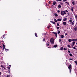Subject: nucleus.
Segmentation results:
<instances>
[{
  "label": "nucleus",
  "instance_id": "37",
  "mask_svg": "<svg viewBox=\"0 0 77 77\" xmlns=\"http://www.w3.org/2000/svg\"><path fill=\"white\" fill-rule=\"evenodd\" d=\"M73 48V49H75V47H72Z\"/></svg>",
  "mask_w": 77,
  "mask_h": 77
},
{
  "label": "nucleus",
  "instance_id": "29",
  "mask_svg": "<svg viewBox=\"0 0 77 77\" xmlns=\"http://www.w3.org/2000/svg\"><path fill=\"white\" fill-rule=\"evenodd\" d=\"M61 41V39H59V42H60Z\"/></svg>",
  "mask_w": 77,
  "mask_h": 77
},
{
  "label": "nucleus",
  "instance_id": "7",
  "mask_svg": "<svg viewBox=\"0 0 77 77\" xmlns=\"http://www.w3.org/2000/svg\"><path fill=\"white\" fill-rule=\"evenodd\" d=\"M71 64H70L69 66L68 67V68L69 69H71L70 68H71Z\"/></svg>",
  "mask_w": 77,
  "mask_h": 77
},
{
  "label": "nucleus",
  "instance_id": "27",
  "mask_svg": "<svg viewBox=\"0 0 77 77\" xmlns=\"http://www.w3.org/2000/svg\"><path fill=\"white\" fill-rule=\"evenodd\" d=\"M60 26V25H59V23H57V26Z\"/></svg>",
  "mask_w": 77,
  "mask_h": 77
},
{
  "label": "nucleus",
  "instance_id": "24",
  "mask_svg": "<svg viewBox=\"0 0 77 77\" xmlns=\"http://www.w3.org/2000/svg\"><path fill=\"white\" fill-rule=\"evenodd\" d=\"M66 18H64L63 19L64 21H66Z\"/></svg>",
  "mask_w": 77,
  "mask_h": 77
},
{
  "label": "nucleus",
  "instance_id": "40",
  "mask_svg": "<svg viewBox=\"0 0 77 77\" xmlns=\"http://www.w3.org/2000/svg\"><path fill=\"white\" fill-rule=\"evenodd\" d=\"M43 41H44H44H45V39H43Z\"/></svg>",
  "mask_w": 77,
  "mask_h": 77
},
{
  "label": "nucleus",
  "instance_id": "30",
  "mask_svg": "<svg viewBox=\"0 0 77 77\" xmlns=\"http://www.w3.org/2000/svg\"><path fill=\"white\" fill-rule=\"evenodd\" d=\"M69 56H72V54H69Z\"/></svg>",
  "mask_w": 77,
  "mask_h": 77
},
{
  "label": "nucleus",
  "instance_id": "1",
  "mask_svg": "<svg viewBox=\"0 0 77 77\" xmlns=\"http://www.w3.org/2000/svg\"><path fill=\"white\" fill-rule=\"evenodd\" d=\"M50 42L52 44H53L54 43V39L53 38H51L50 39Z\"/></svg>",
  "mask_w": 77,
  "mask_h": 77
},
{
  "label": "nucleus",
  "instance_id": "43",
  "mask_svg": "<svg viewBox=\"0 0 77 77\" xmlns=\"http://www.w3.org/2000/svg\"><path fill=\"white\" fill-rule=\"evenodd\" d=\"M66 12H68V11L67 10H65V11Z\"/></svg>",
  "mask_w": 77,
  "mask_h": 77
},
{
  "label": "nucleus",
  "instance_id": "42",
  "mask_svg": "<svg viewBox=\"0 0 77 77\" xmlns=\"http://www.w3.org/2000/svg\"><path fill=\"white\" fill-rule=\"evenodd\" d=\"M5 35H4L3 36L2 38H5Z\"/></svg>",
  "mask_w": 77,
  "mask_h": 77
},
{
  "label": "nucleus",
  "instance_id": "23",
  "mask_svg": "<svg viewBox=\"0 0 77 77\" xmlns=\"http://www.w3.org/2000/svg\"><path fill=\"white\" fill-rule=\"evenodd\" d=\"M67 47H69V48H71V46L69 45H67Z\"/></svg>",
  "mask_w": 77,
  "mask_h": 77
},
{
  "label": "nucleus",
  "instance_id": "45",
  "mask_svg": "<svg viewBox=\"0 0 77 77\" xmlns=\"http://www.w3.org/2000/svg\"><path fill=\"white\" fill-rule=\"evenodd\" d=\"M75 17L76 18H77V15H75Z\"/></svg>",
  "mask_w": 77,
  "mask_h": 77
},
{
  "label": "nucleus",
  "instance_id": "53",
  "mask_svg": "<svg viewBox=\"0 0 77 77\" xmlns=\"http://www.w3.org/2000/svg\"><path fill=\"white\" fill-rule=\"evenodd\" d=\"M48 45H49V44H48Z\"/></svg>",
  "mask_w": 77,
  "mask_h": 77
},
{
  "label": "nucleus",
  "instance_id": "3",
  "mask_svg": "<svg viewBox=\"0 0 77 77\" xmlns=\"http://www.w3.org/2000/svg\"><path fill=\"white\" fill-rule=\"evenodd\" d=\"M61 14L62 15H64L65 14H64V13H63V11H62L61 12Z\"/></svg>",
  "mask_w": 77,
  "mask_h": 77
},
{
  "label": "nucleus",
  "instance_id": "20",
  "mask_svg": "<svg viewBox=\"0 0 77 77\" xmlns=\"http://www.w3.org/2000/svg\"><path fill=\"white\" fill-rule=\"evenodd\" d=\"M53 4L54 5H56V2H53Z\"/></svg>",
  "mask_w": 77,
  "mask_h": 77
},
{
  "label": "nucleus",
  "instance_id": "50",
  "mask_svg": "<svg viewBox=\"0 0 77 77\" xmlns=\"http://www.w3.org/2000/svg\"><path fill=\"white\" fill-rule=\"evenodd\" d=\"M71 70L70 69V72H71Z\"/></svg>",
  "mask_w": 77,
  "mask_h": 77
},
{
  "label": "nucleus",
  "instance_id": "59",
  "mask_svg": "<svg viewBox=\"0 0 77 77\" xmlns=\"http://www.w3.org/2000/svg\"><path fill=\"white\" fill-rule=\"evenodd\" d=\"M66 17H67V16H66Z\"/></svg>",
  "mask_w": 77,
  "mask_h": 77
},
{
  "label": "nucleus",
  "instance_id": "56",
  "mask_svg": "<svg viewBox=\"0 0 77 77\" xmlns=\"http://www.w3.org/2000/svg\"><path fill=\"white\" fill-rule=\"evenodd\" d=\"M9 76L7 75V77H9Z\"/></svg>",
  "mask_w": 77,
  "mask_h": 77
},
{
  "label": "nucleus",
  "instance_id": "16",
  "mask_svg": "<svg viewBox=\"0 0 77 77\" xmlns=\"http://www.w3.org/2000/svg\"><path fill=\"white\" fill-rule=\"evenodd\" d=\"M60 33V30H58L57 32V34H59V33Z\"/></svg>",
  "mask_w": 77,
  "mask_h": 77
},
{
  "label": "nucleus",
  "instance_id": "60",
  "mask_svg": "<svg viewBox=\"0 0 77 77\" xmlns=\"http://www.w3.org/2000/svg\"><path fill=\"white\" fill-rule=\"evenodd\" d=\"M72 47H73V46H72Z\"/></svg>",
  "mask_w": 77,
  "mask_h": 77
},
{
  "label": "nucleus",
  "instance_id": "61",
  "mask_svg": "<svg viewBox=\"0 0 77 77\" xmlns=\"http://www.w3.org/2000/svg\"><path fill=\"white\" fill-rule=\"evenodd\" d=\"M1 47H2V46H0Z\"/></svg>",
  "mask_w": 77,
  "mask_h": 77
},
{
  "label": "nucleus",
  "instance_id": "17",
  "mask_svg": "<svg viewBox=\"0 0 77 77\" xmlns=\"http://www.w3.org/2000/svg\"><path fill=\"white\" fill-rule=\"evenodd\" d=\"M58 7L59 8H61V6L60 5H58Z\"/></svg>",
  "mask_w": 77,
  "mask_h": 77
},
{
  "label": "nucleus",
  "instance_id": "4",
  "mask_svg": "<svg viewBox=\"0 0 77 77\" xmlns=\"http://www.w3.org/2000/svg\"><path fill=\"white\" fill-rule=\"evenodd\" d=\"M1 67H2V68H3V69H6L5 68V67L4 66H3V65H1Z\"/></svg>",
  "mask_w": 77,
  "mask_h": 77
},
{
  "label": "nucleus",
  "instance_id": "25",
  "mask_svg": "<svg viewBox=\"0 0 77 77\" xmlns=\"http://www.w3.org/2000/svg\"><path fill=\"white\" fill-rule=\"evenodd\" d=\"M70 9L72 11H73V8H71Z\"/></svg>",
  "mask_w": 77,
  "mask_h": 77
},
{
  "label": "nucleus",
  "instance_id": "15",
  "mask_svg": "<svg viewBox=\"0 0 77 77\" xmlns=\"http://www.w3.org/2000/svg\"><path fill=\"white\" fill-rule=\"evenodd\" d=\"M63 49V48L62 47L60 48V50H62Z\"/></svg>",
  "mask_w": 77,
  "mask_h": 77
},
{
  "label": "nucleus",
  "instance_id": "9",
  "mask_svg": "<svg viewBox=\"0 0 77 77\" xmlns=\"http://www.w3.org/2000/svg\"><path fill=\"white\" fill-rule=\"evenodd\" d=\"M60 36L61 38H63L64 37V36L62 35H61Z\"/></svg>",
  "mask_w": 77,
  "mask_h": 77
},
{
  "label": "nucleus",
  "instance_id": "54",
  "mask_svg": "<svg viewBox=\"0 0 77 77\" xmlns=\"http://www.w3.org/2000/svg\"><path fill=\"white\" fill-rule=\"evenodd\" d=\"M67 14L69 15V13H67Z\"/></svg>",
  "mask_w": 77,
  "mask_h": 77
},
{
  "label": "nucleus",
  "instance_id": "57",
  "mask_svg": "<svg viewBox=\"0 0 77 77\" xmlns=\"http://www.w3.org/2000/svg\"><path fill=\"white\" fill-rule=\"evenodd\" d=\"M8 69H9H9H10V68H9Z\"/></svg>",
  "mask_w": 77,
  "mask_h": 77
},
{
  "label": "nucleus",
  "instance_id": "46",
  "mask_svg": "<svg viewBox=\"0 0 77 77\" xmlns=\"http://www.w3.org/2000/svg\"><path fill=\"white\" fill-rule=\"evenodd\" d=\"M69 60H72V59H71V58H70L69 59Z\"/></svg>",
  "mask_w": 77,
  "mask_h": 77
},
{
  "label": "nucleus",
  "instance_id": "14",
  "mask_svg": "<svg viewBox=\"0 0 77 77\" xmlns=\"http://www.w3.org/2000/svg\"><path fill=\"white\" fill-rule=\"evenodd\" d=\"M72 5H75V2H72Z\"/></svg>",
  "mask_w": 77,
  "mask_h": 77
},
{
  "label": "nucleus",
  "instance_id": "12",
  "mask_svg": "<svg viewBox=\"0 0 77 77\" xmlns=\"http://www.w3.org/2000/svg\"><path fill=\"white\" fill-rule=\"evenodd\" d=\"M57 47V45H55L54 46V47H55V48H56V47Z\"/></svg>",
  "mask_w": 77,
  "mask_h": 77
},
{
  "label": "nucleus",
  "instance_id": "33",
  "mask_svg": "<svg viewBox=\"0 0 77 77\" xmlns=\"http://www.w3.org/2000/svg\"><path fill=\"white\" fill-rule=\"evenodd\" d=\"M60 12V11L58 10L57 11V12H58V13Z\"/></svg>",
  "mask_w": 77,
  "mask_h": 77
},
{
  "label": "nucleus",
  "instance_id": "39",
  "mask_svg": "<svg viewBox=\"0 0 77 77\" xmlns=\"http://www.w3.org/2000/svg\"><path fill=\"white\" fill-rule=\"evenodd\" d=\"M60 5H63V3H60Z\"/></svg>",
  "mask_w": 77,
  "mask_h": 77
},
{
  "label": "nucleus",
  "instance_id": "62",
  "mask_svg": "<svg viewBox=\"0 0 77 77\" xmlns=\"http://www.w3.org/2000/svg\"><path fill=\"white\" fill-rule=\"evenodd\" d=\"M76 50H77V48Z\"/></svg>",
  "mask_w": 77,
  "mask_h": 77
},
{
  "label": "nucleus",
  "instance_id": "47",
  "mask_svg": "<svg viewBox=\"0 0 77 77\" xmlns=\"http://www.w3.org/2000/svg\"><path fill=\"white\" fill-rule=\"evenodd\" d=\"M2 75V72H0V75Z\"/></svg>",
  "mask_w": 77,
  "mask_h": 77
},
{
  "label": "nucleus",
  "instance_id": "49",
  "mask_svg": "<svg viewBox=\"0 0 77 77\" xmlns=\"http://www.w3.org/2000/svg\"><path fill=\"white\" fill-rule=\"evenodd\" d=\"M58 2H60L61 1V0H58Z\"/></svg>",
  "mask_w": 77,
  "mask_h": 77
},
{
  "label": "nucleus",
  "instance_id": "6",
  "mask_svg": "<svg viewBox=\"0 0 77 77\" xmlns=\"http://www.w3.org/2000/svg\"><path fill=\"white\" fill-rule=\"evenodd\" d=\"M63 24L64 26H65V25H66V22H63Z\"/></svg>",
  "mask_w": 77,
  "mask_h": 77
},
{
  "label": "nucleus",
  "instance_id": "44",
  "mask_svg": "<svg viewBox=\"0 0 77 77\" xmlns=\"http://www.w3.org/2000/svg\"><path fill=\"white\" fill-rule=\"evenodd\" d=\"M66 0H63V2H66Z\"/></svg>",
  "mask_w": 77,
  "mask_h": 77
},
{
  "label": "nucleus",
  "instance_id": "10",
  "mask_svg": "<svg viewBox=\"0 0 77 77\" xmlns=\"http://www.w3.org/2000/svg\"><path fill=\"white\" fill-rule=\"evenodd\" d=\"M72 40L71 39H69L68 40V41L69 42H71L72 41Z\"/></svg>",
  "mask_w": 77,
  "mask_h": 77
},
{
  "label": "nucleus",
  "instance_id": "26",
  "mask_svg": "<svg viewBox=\"0 0 77 77\" xmlns=\"http://www.w3.org/2000/svg\"><path fill=\"white\" fill-rule=\"evenodd\" d=\"M54 21H55V22H56V23H57V20H56V19H54Z\"/></svg>",
  "mask_w": 77,
  "mask_h": 77
},
{
  "label": "nucleus",
  "instance_id": "19",
  "mask_svg": "<svg viewBox=\"0 0 77 77\" xmlns=\"http://www.w3.org/2000/svg\"><path fill=\"white\" fill-rule=\"evenodd\" d=\"M51 23L53 24H56V23L54 22L51 21Z\"/></svg>",
  "mask_w": 77,
  "mask_h": 77
},
{
  "label": "nucleus",
  "instance_id": "34",
  "mask_svg": "<svg viewBox=\"0 0 77 77\" xmlns=\"http://www.w3.org/2000/svg\"><path fill=\"white\" fill-rule=\"evenodd\" d=\"M5 50H7V51H9V49H5Z\"/></svg>",
  "mask_w": 77,
  "mask_h": 77
},
{
  "label": "nucleus",
  "instance_id": "51",
  "mask_svg": "<svg viewBox=\"0 0 77 77\" xmlns=\"http://www.w3.org/2000/svg\"><path fill=\"white\" fill-rule=\"evenodd\" d=\"M65 35L66 36V35H67V33H66Z\"/></svg>",
  "mask_w": 77,
  "mask_h": 77
},
{
  "label": "nucleus",
  "instance_id": "41",
  "mask_svg": "<svg viewBox=\"0 0 77 77\" xmlns=\"http://www.w3.org/2000/svg\"><path fill=\"white\" fill-rule=\"evenodd\" d=\"M64 50H66L67 49H66V48H64Z\"/></svg>",
  "mask_w": 77,
  "mask_h": 77
},
{
  "label": "nucleus",
  "instance_id": "11",
  "mask_svg": "<svg viewBox=\"0 0 77 77\" xmlns=\"http://www.w3.org/2000/svg\"><path fill=\"white\" fill-rule=\"evenodd\" d=\"M74 29L75 31H76L77 30V27H75V28H74Z\"/></svg>",
  "mask_w": 77,
  "mask_h": 77
},
{
  "label": "nucleus",
  "instance_id": "22",
  "mask_svg": "<svg viewBox=\"0 0 77 77\" xmlns=\"http://www.w3.org/2000/svg\"><path fill=\"white\" fill-rule=\"evenodd\" d=\"M35 35L36 37H38V36H37V34L36 33H35Z\"/></svg>",
  "mask_w": 77,
  "mask_h": 77
},
{
  "label": "nucleus",
  "instance_id": "31",
  "mask_svg": "<svg viewBox=\"0 0 77 77\" xmlns=\"http://www.w3.org/2000/svg\"><path fill=\"white\" fill-rule=\"evenodd\" d=\"M65 3L68 4V5H69V2H65Z\"/></svg>",
  "mask_w": 77,
  "mask_h": 77
},
{
  "label": "nucleus",
  "instance_id": "5",
  "mask_svg": "<svg viewBox=\"0 0 77 77\" xmlns=\"http://www.w3.org/2000/svg\"><path fill=\"white\" fill-rule=\"evenodd\" d=\"M57 21H62V19H60V18H59V19H58L57 20Z\"/></svg>",
  "mask_w": 77,
  "mask_h": 77
},
{
  "label": "nucleus",
  "instance_id": "55",
  "mask_svg": "<svg viewBox=\"0 0 77 77\" xmlns=\"http://www.w3.org/2000/svg\"><path fill=\"white\" fill-rule=\"evenodd\" d=\"M76 21H77V18H76Z\"/></svg>",
  "mask_w": 77,
  "mask_h": 77
},
{
  "label": "nucleus",
  "instance_id": "21",
  "mask_svg": "<svg viewBox=\"0 0 77 77\" xmlns=\"http://www.w3.org/2000/svg\"><path fill=\"white\" fill-rule=\"evenodd\" d=\"M63 13H64V14H66V13L65 11H63Z\"/></svg>",
  "mask_w": 77,
  "mask_h": 77
},
{
  "label": "nucleus",
  "instance_id": "58",
  "mask_svg": "<svg viewBox=\"0 0 77 77\" xmlns=\"http://www.w3.org/2000/svg\"><path fill=\"white\" fill-rule=\"evenodd\" d=\"M70 20H72V18H70Z\"/></svg>",
  "mask_w": 77,
  "mask_h": 77
},
{
  "label": "nucleus",
  "instance_id": "13",
  "mask_svg": "<svg viewBox=\"0 0 77 77\" xmlns=\"http://www.w3.org/2000/svg\"><path fill=\"white\" fill-rule=\"evenodd\" d=\"M54 15H55V17H58V15L56 13L54 14Z\"/></svg>",
  "mask_w": 77,
  "mask_h": 77
},
{
  "label": "nucleus",
  "instance_id": "36",
  "mask_svg": "<svg viewBox=\"0 0 77 77\" xmlns=\"http://www.w3.org/2000/svg\"><path fill=\"white\" fill-rule=\"evenodd\" d=\"M71 23L72 24V25H73V24H74V23L73 22H72Z\"/></svg>",
  "mask_w": 77,
  "mask_h": 77
},
{
  "label": "nucleus",
  "instance_id": "8",
  "mask_svg": "<svg viewBox=\"0 0 77 77\" xmlns=\"http://www.w3.org/2000/svg\"><path fill=\"white\" fill-rule=\"evenodd\" d=\"M53 33H54V34H55V35L56 36V37H57V33L54 32Z\"/></svg>",
  "mask_w": 77,
  "mask_h": 77
},
{
  "label": "nucleus",
  "instance_id": "32",
  "mask_svg": "<svg viewBox=\"0 0 77 77\" xmlns=\"http://www.w3.org/2000/svg\"><path fill=\"white\" fill-rule=\"evenodd\" d=\"M75 63H76V64H77V61H75Z\"/></svg>",
  "mask_w": 77,
  "mask_h": 77
},
{
  "label": "nucleus",
  "instance_id": "48",
  "mask_svg": "<svg viewBox=\"0 0 77 77\" xmlns=\"http://www.w3.org/2000/svg\"><path fill=\"white\" fill-rule=\"evenodd\" d=\"M5 47H3V50H5Z\"/></svg>",
  "mask_w": 77,
  "mask_h": 77
},
{
  "label": "nucleus",
  "instance_id": "2",
  "mask_svg": "<svg viewBox=\"0 0 77 77\" xmlns=\"http://www.w3.org/2000/svg\"><path fill=\"white\" fill-rule=\"evenodd\" d=\"M72 41H77V39L72 38Z\"/></svg>",
  "mask_w": 77,
  "mask_h": 77
},
{
  "label": "nucleus",
  "instance_id": "38",
  "mask_svg": "<svg viewBox=\"0 0 77 77\" xmlns=\"http://www.w3.org/2000/svg\"><path fill=\"white\" fill-rule=\"evenodd\" d=\"M3 47H5V45L4 44H3Z\"/></svg>",
  "mask_w": 77,
  "mask_h": 77
},
{
  "label": "nucleus",
  "instance_id": "18",
  "mask_svg": "<svg viewBox=\"0 0 77 77\" xmlns=\"http://www.w3.org/2000/svg\"><path fill=\"white\" fill-rule=\"evenodd\" d=\"M72 44H73V45H74L75 44V42H72Z\"/></svg>",
  "mask_w": 77,
  "mask_h": 77
},
{
  "label": "nucleus",
  "instance_id": "52",
  "mask_svg": "<svg viewBox=\"0 0 77 77\" xmlns=\"http://www.w3.org/2000/svg\"><path fill=\"white\" fill-rule=\"evenodd\" d=\"M68 52L69 53H70V51H68Z\"/></svg>",
  "mask_w": 77,
  "mask_h": 77
},
{
  "label": "nucleus",
  "instance_id": "28",
  "mask_svg": "<svg viewBox=\"0 0 77 77\" xmlns=\"http://www.w3.org/2000/svg\"><path fill=\"white\" fill-rule=\"evenodd\" d=\"M59 28H60L59 27H57V30H58V29H59Z\"/></svg>",
  "mask_w": 77,
  "mask_h": 77
},
{
  "label": "nucleus",
  "instance_id": "35",
  "mask_svg": "<svg viewBox=\"0 0 77 77\" xmlns=\"http://www.w3.org/2000/svg\"><path fill=\"white\" fill-rule=\"evenodd\" d=\"M69 21L70 22V23H71V22H72V20H69Z\"/></svg>",
  "mask_w": 77,
  "mask_h": 77
}]
</instances>
